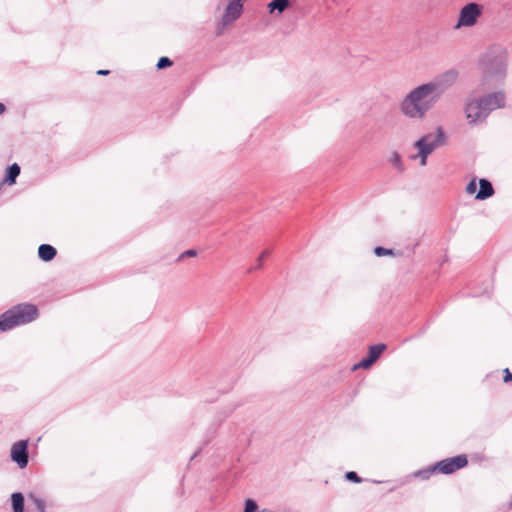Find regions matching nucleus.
Listing matches in <instances>:
<instances>
[{
    "label": "nucleus",
    "mask_w": 512,
    "mask_h": 512,
    "mask_svg": "<svg viewBox=\"0 0 512 512\" xmlns=\"http://www.w3.org/2000/svg\"><path fill=\"white\" fill-rule=\"evenodd\" d=\"M439 100L426 83L413 88L400 102L401 113L415 120H423Z\"/></svg>",
    "instance_id": "f257e3e1"
},
{
    "label": "nucleus",
    "mask_w": 512,
    "mask_h": 512,
    "mask_svg": "<svg viewBox=\"0 0 512 512\" xmlns=\"http://www.w3.org/2000/svg\"><path fill=\"white\" fill-rule=\"evenodd\" d=\"M483 73L487 77L503 80L507 70V53L502 47L490 48L480 59Z\"/></svg>",
    "instance_id": "f03ea898"
},
{
    "label": "nucleus",
    "mask_w": 512,
    "mask_h": 512,
    "mask_svg": "<svg viewBox=\"0 0 512 512\" xmlns=\"http://www.w3.org/2000/svg\"><path fill=\"white\" fill-rule=\"evenodd\" d=\"M38 316V309L32 304H18L0 316V330L7 331L32 322Z\"/></svg>",
    "instance_id": "7ed1b4c3"
},
{
    "label": "nucleus",
    "mask_w": 512,
    "mask_h": 512,
    "mask_svg": "<svg viewBox=\"0 0 512 512\" xmlns=\"http://www.w3.org/2000/svg\"><path fill=\"white\" fill-rule=\"evenodd\" d=\"M446 136L442 127H437L435 133H428L420 137L415 143L414 147L418 153L412 155L411 159H420V165L425 166L427 164L428 156L438 147L445 143Z\"/></svg>",
    "instance_id": "20e7f679"
},
{
    "label": "nucleus",
    "mask_w": 512,
    "mask_h": 512,
    "mask_svg": "<svg viewBox=\"0 0 512 512\" xmlns=\"http://www.w3.org/2000/svg\"><path fill=\"white\" fill-rule=\"evenodd\" d=\"M457 78L458 72L455 69H450L438 75L426 84L439 100L441 96L456 82Z\"/></svg>",
    "instance_id": "39448f33"
},
{
    "label": "nucleus",
    "mask_w": 512,
    "mask_h": 512,
    "mask_svg": "<svg viewBox=\"0 0 512 512\" xmlns=\"http://www.w3.org/2000/svg\"><path fill=\"white\" fill-rule=\"evenodd\" d=\"M482 15V6L476 2H471L463 6L459 13L455 28L471 27L477 23Z\"/></svg>",
    "instance_id": "423d86ee"
},
{
    "label": "nucleus",
    "mask_w": 512,
    "mask_h": 512,
    "mask_svg": "<svg viewBox=\"0 0 512 512\" xmlns=\"http://www.w3.org/2000/svg\"><path fill=\"white\" fill-rule=\"evenodd\" d=\"M242 11L243 2L230 0L220 21L217 35H220L226 26L236 21L241 16Z\"/></svg>",
    "instance_id": "0eeeda50"
},
{
    "label": "nucleus",
    "mask_w": 512,
    "mask_h": 512,
    "mask_svg": "<svg viewBox=\"0 0 512 512\" xmlns=\"http://www.w3.org/2000/svg\"><path fill=\"white\" fill-rule=\"evenodd\" d=\"M467 463L468 460L465 455H458L437 462L434 465V469H436L437 472L442 474H451L457 471L458 469L465 467Z\"/></svg>",
    "instance_id": "6e6552de"
},
{
    "label": "nucleus",
    "mask_w": 512,
    "mask_h": 512,
    "mask_svg": "<svg viewBox=\"0 0 512 512\" xmlns=\"http://www.w3.org/2000/svg\"><path fill=\"white\" fill-rule=\"evenodd\" d=\"M10 456L20 468H25L28 465V441L20 440L14 443Z\"/></svg>",
    "instance_id": "1a4fd4ad"
},
{
    "label": "nucleus",
    "mask_w": 512,
    "mask_h": 512,
    "mask_svg": "<svg viewBox=\"0 0 512 512\" xmlns=\"http://www.w3.org/2000/svg\"><path fill=\"white\" fill-rule=\"evenodd\" d=\"M466 117L469 120V123L477 124L483 122L488 114L483 108L482 104L477 100H473L469 102L465 109Z\"/></svg>",
    "instance_id": "9d476101"
},
{
    "label": "nucleus",
    "mask_w": 512,
    "mask_h": 512,
    "mask_svg": "<svg viewBox=\"0 0 512 512\" xmlns=\"http://www.w3.org/2000/svg\"><path fill=\"white\" fill-rule=\"evenodd\" d=\"M478 101L482 104L483 108H485V111L489 115L491 111L504 106L505 95L501 91L494 92L479 98Z\"/></svg>",
    "instance_id": "9b49d317"
},
{
    "label": "nucleus",
    "mask_w": 512,
    "mask_h": 512,
    "mask_svg": "<svg viewBox=\"0 0 512 512\" xmlns=\"http://www.w3.org/2000/svg\"><path fill=\"white\" fill-rule=\"evenodd\" d=\"M479 186L480 188L475 196L476 200H485L494 195V188L488 179L481 178L479 180Z\"/></svg>",
    "instance_id": "f8f14e48"
},
{
    "label": "nucleus",
    "mask_w": 512,
    "mask_h": 512,
    "mask_svg": "<svg viewBox=\"0 0 512 512\" xmlns=\"http://www.w3.org/2000/svg\"><path fill=\"white\" fill-rule=\"evenodd\" d=\"M57 250L49 244H41L38 248V256L41 260L49 262L55 258Z\"/></svg>",
    "instance_id": "ddd939ff"
},
{
    "label": "nucleus",
    "mask_w": 512,
    "mask_h": 512,
    "mask_svg": "<svg viewBox=\"0 0 512 512\" xmlns=\"http://www.w3.org/2000/svg\"><path fill=\"white\" fill-rule=\"evenodd\" d=\"M20 166L17 163H13L6 170V175L3 182L12 185L16 182L17 177L20 174Z\"/></svg>",
    "instance_id": "4468645a"
},
{
    "label": "nucleus",
    "mask_w": 512,
    "mask_h": 512,
    "mask_svg": "<svg viewBox=\"0 0 512 512\" xmlns=\"http://www.w3.org/2000/svg\"><path fill=\"white\" fill-rule=\"evenodd\" d=\"M25 499L21 492H15L11 495V504L13 512H24Z\"/></svg>",
    "instance_id": "2eb2a0df"
},
{
    "label": "nucleus",
    "mask_w": 512,
    "mask_h": 512,
    "mask_svg": "<svg viewBox=\"0 0 512 512\" xmlns=\"http://www.w3.org/2000/svg\"><path fill=\"white\" fill-rule=\"evenodd\" d=\"M290 6L289 0H272L268 4V9L270 13L274 11H278V13L284 12Z\"/></svg>",
    "instance_id": "dca6fc26"
},
{
    "label": "nucleus",
    "mask_w": 512,
    "mask_h": 512,
    "mask_svg": "<svg viewBox=\"0 0 512 512\" xmlns=\"http://www.w3.org/2000/svg\"><path fill=\"white\" fill-rule=\"evenodd\" d=\"M385 349V344L372 345L369 347L368 356L375 362Z\"/></svg>",
    "instance_id": "f3484780"
},
{
    "label": "nucleus",
    "mask_w": 512,
    "mask_h": 512,
    "mask_svg": "<svg viewBox=\"0 0 512 512\" xmlns=\"http://www.w3.org/2000/svg\"><path fill=\"white\" fill-rule=\"evenodd\" d=\"M374 253L378 257L387 256V255L393 256V255L396 254L393 249H388V248H384V247H381V246L375 247Z\"/></svg>",
    "instance_id": "a211bd4d"
},
{
    "label": "nucleus",
    "mask_w": 512,
    "mask_h": 512,
    "mask_svg": "<svg viewBox=\"0 0 512 512\" xmlns=\"http://www.w3.org/2000/svg\"><path fill=\"white\" fill-rule=\"evenodd\" d=\"M391 162L398 169V171L402 172L404 170L399 153L393 152Z\"/></svg>",
    "instance_id": "6ab92c4d"
},
{
    "label": "nucleus",
    "mask_w": 512,
    "mask_h": 512,
    "mask_svg": "<svg viewBox=\"0 0 512 512\" xmlns=\"http://www.w3.org/2000/svg\"><path fill=\"white\" fill-rule=\"evenodd\" d=\"M172 64H173L172 60H170L168 57L163 56V57L159 58L156 67H157V69L161 70L166 67H170Z\"/></svg>",
    "instance_id": "aec40b11"
},
{
    "label": "nucleus",
    "mask_w": 512,
    "mask_h": 512,
    "mask_svg": "<svg viewBox=\"0 0 512 512\" xmlns=\"http://www.w3.org/2000/svg\"><path fill=\"white\" fill-rule=\"evenodd\" d=\"M374 363V361H372V359L367 356L365 358H363L358 364L354 365L353 369H357V368H369L372 364Z\"/></svg>",
    "instance_id": "412c9836"
},
{
    "label": "nucleus",
    "mask_w": 512,
    "mask_h": 512,
    "mask_svg": "<svg viewBox=\"0 0 512 512\" xmlns=\"http://www.w3.org/2000/svg\"><path fill=\"white\" fill-rule=\"evenodd\" d=\"M433 472H437V470L434 469V465L425 470L418 471L416 475L421 477L422 479H428Z\"/></svg>",
    "instance_id": "4be33fe9"
},
{
    "label": "nucleus",
    "mask_w": 512,
    "mask_h": 512,
    "mask_svg": "<svg viewBox=\"0 0 512 512\" xmlns=\"http://www.w3.org/2000/svg\"><path fill=\"white\" fill-rule=\"evenodd\" d=\"M345 478L348 481H352L354 483H360L362 479L358 476V474L354 471H349L345 474Z\"/></svg>",
    "instance_id": "5701e85b"
},
{
    "label": "nucleus",
    "mask_w": 512,
    "mask_h": 512,
    "mask_svg": "<svg viewBox=\"0 0 512 512\" xmlns=\"http://www.w3.org/2000/svg\"><path fill=\"white\" fill-rule=\"evenodd\" d=\"M477 190L476 179H472L466 186V192L468 194H474Z\"/></svg>",
    "instance_id": "b1692460"
},
{
    "label": "nucleus",
    "mask_w": 512,
    "mask_h": 512,
    "mask_svg": "<svg viewBox=\"0 0 512 512\" xmlns=\"http://www.w3.org/2000/svg\"><path fill=\"white\" fill-rule=\"evenodd\" d=\"M33 502H34V504H35V506H36V508H37V510L39 512L46 511V509H45V502L42 499L34 497L33 498Z\"/></svg>",
    "instance_id": "393cba45"
},
{
    "label": "nucleus",
    "mask_w": 512,
    "mask_h": 512,
    "mask_svg": "<svg viewBox=\"0 0 512 512\" xmlns=\"http://www.w3.org/2000/svg\"><path fill=\"white\" fill-rule=\"evenodd\" d=\"M197 255V252L196 250L194 249H189V250H186L185 252H183L181 255H180V259L181 258H184V257H194Z\"/></svg>",
    "instance_id": "a878e982"
},
{
    "label": "nucleus",
    "mask_w": 512,
    "mask_h": 512,
    "mask_svg": "<svg viewBox=\"0 0 512 512\" xmlns=\"http://www.w3.org/2000/svg\"><path fill=\"white\" fill-rule=\"evenodd\" d=\"M268 255H269V252H268V251H264V252H262V253L259 255V257H258V259H257L258 264H257V267H256V268H261V266H262V261H263V260H264Z\"/></svg>",
    "instance_id": "bb28decb"
},
{
    "label": "nucleus",
    "mask_w": 512,
    "mask_h": 512,
    "mask_svg": "<svg viewBox=\"0 0 512 512\" xmlns=\"http://www.w3.org/2000/svg\"><path fill=\"white\" fill-rule=\"evenodd\" d=\"M504 382L507 383V382H512V373L509 371L508 368L504 369Z\"/></svg>",
    "instance_id": "cd10ccee"
},
{
    "label": "nucleus",
    "mask_w": 512,
    "mask_h": 512,
    "mask_svg": "<svg viewBox=\"0 0 512 512\" xmlns=\"http://www.w3.org/2000/svg\"><path fill=\"white\" fill-rule=\"evenodd\" d=\"M109 73H110L109 70H98L97 71L98 75H108Z\"/></svg>",
    "instance_id": "c85d7f7f"
},
{
    "label": "nucleus",
    "mask_w": 512,
    "mask_h": 512,
    "mask_svg": "<svg viewBox=\"0 0 512 512\" xmlns=\"http://www.w3.org/2000/svg\"><path fill=\"white\" fill-rule=\"evenodd\" d=\"M5 111V105L3 103H0V114H2Z\"/></svg>",
    "instance_id": "c756f323"
},
{
    "label": "nucleus",
    "mask_w": 512,
    "mask_h": 512,
    "mask_svg": "<svg viewBox=\"0 0 512 512\" xmlns=\"http://www.w3.org/2000/svg\"><path fill=\"white\" fill-rule=\"evenodd\" d=\"M198 453H199V451H196V452L192 455L191 460H192V459H194V458L198 455Z\"/></svg>",
    "instance_id": "7c9ffc66"
},
{
    "label": "nucleus",
    "mask_w": 512,
    "mask_h": 512,
    "mask_svg": "<svg viewBox=\"0 0 512 512\" xmlns=\"http://www.w3.org/2000/svg\"><path fill=\"white\" fill-rule=\"evenodd\" d=\"M41 512H46V511H41Z\"/></svg>",
    "instance_id": "2f4dec72"
}]
</instances>
